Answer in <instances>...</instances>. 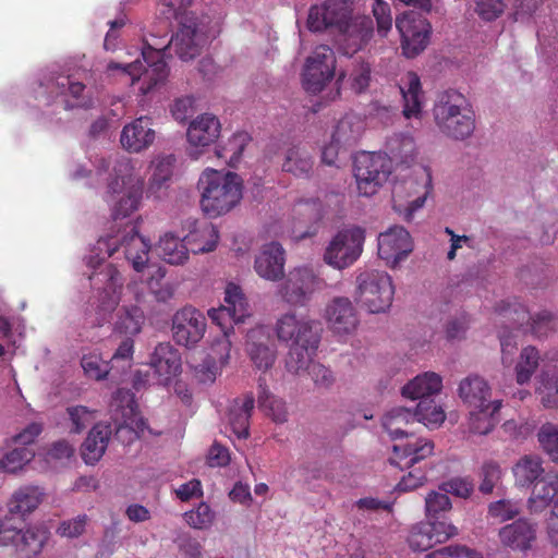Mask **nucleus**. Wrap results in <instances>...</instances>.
<instances>
[{
    "mask_svg": "<svg viewBox=\"0 0 558 558\" xmlns=\"http://www.w3.org/2000/svg\"><path fill=\"white\" fill-rule=\"evenodd\" d=\"M255 399L252 393L233 401L228 417L232 432L238 438H247L250 435V418L254 409Z\"/></svg>",
    "mask_w": 558,
    "mask_h": 558,
    "instance_id": "nucleus-31",
    "label": "nucleus"
},
{
    "mask_svg": "<svg viewBox=\"0 0 558 558\" xmlns=\"http://www.w3.org/2000/svg\"><path fill=\"white\" fill-rule=\"evenodd\" d=\"M439 489L447 495L451 494L456 497L468 499L473 490L474 483L470 477H452L439 485Z\"/></svg>",
    "mask_w": 558,
    "mask_h": 558,
    "instance_id": "nucleus-60",
    "label": "nucleus"
},
{
    "mask_svg": "<svg viewBox=\"0 0 558 558\" xmlns=\"http://www.w3.org/2000/svg\"><path fill=\"white\" fill-rule=\"evenodd\" d=\"M44 490L39 486L26 485L17 488L8 501L9 514L20 515L19 520L33 512L44 498Z\"/></svg>",
    "mask_w": 558,
    "mask_h": 558,
    "instance_id": "nucleus-29",
    "label": "nucleus"
},
{
    "mask_svg": "<svg viewBox=\"0 0 558 558\" xmlns=\"http://www.w3.org/2000/svg\"><path fill=\"white\" fill-rule=\"evenodd\" d=\"M396 27L401 36V47L407 58H415L428 45L432 26L416 11H405L396 19Z\"/></svg>",
    "mask_w": 558,
    "mask_h": 558,
    "instance_id": "nucleus-13",
    "label": "nucleus"
},
{
    "mask_svg": "<svg viewBox=\"0 0 558 558\" xmlns=\"http://www.w3.org/2000/svg\"><path fill=\"white\" fill-rule=\"evenodd\" d=\"M438 130L454 140H464L475 130V112L466 97L456 89L439 93L433 107Z\"/></svg>",
    "mask_w": 558,
    "mask_h": 558,
    "instance_id": "nucleus-4",
    "label": "nucleus"
},
{
    "mask_svg": "<svg viewBox=\"0 0 558 558\" xmlns=\"http://www.w3.org/2000/svg\"><path fill=\"white\" fill-rule=\"evenodd\" d=\"M191 35H194V31L186 29L175 36L174 49L179 58L183 61L194 59L199 54V48L194 43Z\"/></svg>",
    "mask_w": 558,
    "mask_h": 558,
    "instance_id": "nucleus-57",
    "label": "nucleus"
},
{
    "mask_svg": "<svg viewBox=\"0 0 558 558\" xmlns=\"http://www.w3.org/2000/svg\"><path fill=\"white\" fill-rule=\"evenodd\" d=\"M318 344H290L286 359V367L292 374L308 369L312 363V355L316 352Z\"/></svg>",
    "mask_w": 558,
    "mask_h": 558,
    "instance_id": "nucleus-46",
    "label": "nucleus"
},
{
    "mask_svg": "<svg viewBox=\"0 0 558 558\" xmlns=\"http://www.w3.org/2000/svg\"><path fill=\"white\" fill-rule=\"evenodd\" d=\"M120 248L123 250L125 258L135 271L144 270L148 263L150 244L138 233L135 226L129 227V230L125 229L121 235L100 238L96 244L97 255L104 253L101 259L112 256Z\"/></svg>",
    "mask_w": 558,
    "mask_h": 558,
    "instance_id": "nucleus-6",
    "label": "nucleus"
},
{
    "mask_svg": "<svg viewBox=\"0 0 558 558\" xmlns=\"http://www.w3.org/2000/svg\"><path fill=\"white\" fill-rule=\"evenodd\" d=\"M359 131L354 129V123L350 117L340 119L331 134V140L337 145H351L356 142Z\"/></svg>",
    "mask_w": 558,
    "mask_h": 558,
    "instance_id": "nucleus-56",
    "label": "nucleus"
},
{
    "mask_svg": "<svg viewBox=\"0 0 558 558\" xmlns=\"http://www.w3.org/2000/svg\"><path fill=\"white\" fill-rule=\"evenodd\" d=\"M371 73L372 69L368 62L355 60L349 76L351 88L357 94L366 90L369 86Z\"/></svg>",
    "mask_w": 558,
    "mask_h": 558,
    "instance_id": "nucleus-55",
    "label": "nucleus"
},
{
    "mask_svg": "<svg viewBox=\"0 0 558 558\" xmlns=\"http://www.w3.org/2000/svg\"><path fill=\"white\" fill-rule=\"evenodd\" d=\"M24 520L7 515L0 523V546H13L19 558H35L43 550L48 533L40 527H23Z\"/></svg>",
    "mask_w": 558,
    "mask_h": 558,
    "instance_id": "nucleus-7",
    "label": "nucleus"
},
{
    "mask_svg": "<svg viewBox=\"0 0 558 558\" xmlns=\"http://www.w3.org/2000/svg\"><path fill=\"white\" fill-rule=\"evenodd\" d=\"M452 504L445 492H430L425 497L426 517L429 521H439L441 513L450 511Z\"/></svg>",
    "mask_w": 558,
    "mask_h": 558,
    "instance_id": "nucleus-54",
    "label": "nucleus"
},
{
    "mask_svg": "<svg viewBox=\"0 0 558 558\" xmlns=\"http://www.w3.org/2000/svg\"><path fill=\"white\" fill-rule=\"evenodd\" d=\"M545 473L543 459L537 454H524L512 466L514 484L521 488H531Z\"/></svg>",
    "mask_w": 558,
    "mask_h": 558,
    "instance_id": "nucleus-32",
    "label": "nucleus"
},
{
    "mask_svg": "<svg viewBox=\"0 0 558 558\" xmlns=\"http://www.w3.org/2000/svg\"><path fill=\"white\" fill-rule=\"evenodd\" d=\"M201 191V208L210 218H217L232 210L242 199L243 183L234 172L206 169L197 183Z\"/></svg>",
    "mask_w": 558,
    "mask_h": 558,
    "instance_id": "nucleus-3",
    "label": "nucleus"
},
{
    "mask_svg": "<svg viewBox=\"0 0 558 558\" xmlns=\"http://www.w3.org/2000/svg\"><path fill=\"white\" fill-rule=\"evenodd\" d=\"M537 440L549 459L558 463V425L545 423L537 433Z\"/></svg>",
    "mask_w": 558,
    "mask_h": 558,
    "instance_id": "nucleus-52",
    "label": "nucleus"
},
{
    "mask_svg": "<svg viewBox=\"0 0 558 558\" xmlns=\"http://www.w3.org/2000/svg\"><path fill=\"white\" fill-rule=\"evenodd\" d=\"M400 92L403 99V114L407 119L418 118L423 106L421 80L414 72H408L401 80Z\"/></svg>",
    "mask_w": 558,
    "mask_h": 558,
    "instance_id": "nucleus-30",
    "label": "nucleus"
},
{
    "mask_svg": "<svg viewBox=\"0 0 558 558\" xmlns=\"http://www.w3.org/2000/svg\"><path fill=\"white\" fill-rule=\"evenodd\" d=\"M458 534V529L447 521H425L412 526L408 536L413 550L425 551L438 544L446 543Z\"/></svg>",
    "mask_w": 558,
    "mask_h": 558,
    "instance_id": "nucleus-17",
    "label": "nucleus"
},
{
    "mask_svg": "<svg viewBox=\"0 0 558 558\" xmlns=\"http://www.w3.org/2000/svg\"><path fill=\"white\" fill-rule=\"evenodd\" d=\"M144 63L140 60L122 65L117 62H110L108 70H122L135 81L141 83L140 90L146 95L158 84L165 82L168 76V66L163 60L162 49H155L147 45L142 50Z\"/></svg>",
    "mask_w": 558,
    "mask_h": 558,
    "instance_id": "nucleus-5",
    "label": "nucleus"
},
{
    "mask_svg": "<svg viewBox=\"0 0 558 558\" xmlns=\"http://www.w3.org/2000/svg\"><path fill=\"white\" fill-rule=\"evenodd\" d=\"M364 241L365 232L360 227L340 230L325 250V263L336 269L351 266L361 256Z\"/></svg>",
    "mask_w": 558,
    "mask_h": 558,
    "instance_id": "nucleus-12",
    "label": "nucleus"
},
{
    "mask_svg": "<svg viewBox=\"0 0 558 558\" xmlns=\"http://www.w3.org/2000/svg\"><path fill=\"white\" fill-rule=\"evenodd\" d=\"M66 413L72 424L71 432L80 434L92 424L95 411L85 405H73L66 409Z\"/></svg>",
    "mask_w": 558,
    "mask_h": 558,
    "instance_id": "nucleus-61",
    "label": "nucleus"
},
{
    "mask_svg": "<svg viewBox=\"0 0 558 558\" xmlns=\"http://www.w3.org/2000/svg\"><path fill=\"white\" fill-rule=\"evenodd\" d=\"M218 230L213 225L195 228L184 236L190 252L194 254L213 252L218 243Z\"/></svg>",
    "mask_w": 558,
    "mask_h": 558,
    "instance_id": "nucleus-39",
    "label": "nucleus"
},
{
    "mask_svg": "<svg viewBox=\"0 0 558 558\" xmlns=\"http://www.w3.org/2000/svg\"><path fill=\"white\" fill-rule=\"evenodd\" d=\"M225 305L219 308H211L208 311V316L213 323L220 327L223 339L218 345L226 352V357H229L231 342L229 340V332L232 330V324H239L248 316V304L241 290L234 283H229L226 288Z\"/></svg>",
    "mask_w": 558,
    "mask_h": 558,
    "instance_id": "nucleus-9",
    "label": "nucleus"
},
{
    "mask_svg": "<svg viewBox=\"0 0 558 558\" xmlns=\"http://www.w3.org/2000/svg\"><path fill=\"white\" fill-rule=\"evenodd\" d=\"M112 428L110 425L96 424L82 445V458L87 464H95L104 456Z\"/></svg>",
    "mask_w": 558,
    "mask_h": 558,
    "instance_id": "nucleus-33",
    "label": "nucleus"
},
{
    "mask_svg": "<svg viewBox=\"0 0 558 558\" xmlns=\"http://www.w3.org/2000/svg\"><path fill=\"white\" fill-rule=\"evenodd\" d=\"M175 159L172 155L158 158L153 163V173L149 179L148 193L157 195L172 177Z\"/></svg>",
    "mask_w": 558,
    "mask_h": 558,
    "instance_id": "nucleus-48",
    "label": "nucleus"
},
{
    "mask_svg": "<svg viewBox=\"0 0 558 558\" xmlns=\"http://www.w3.org/2000/svg\"><path fill=\"white\" fill-rule=\"evenodd\" d=\"M501 405V400H494L493 403L482 409H471L468 424L470 433L477 435L489 434L498 423L497 414Z\"/></svg>",
    "mask_w": 558,
    "mask_h": 558,
    "instance_id": "nucleus-36",
    "label": "nucleus"
},
{
    "mask_svg": "<svg viewBox=\"0 0 558 558\" xmlns=\"http://www.w3.org/2000/svg\"><path fill=\"white\" fill-rule=\"evenodd\" d=\"M325 318L329 329L340 337L351 335L359 325L356 308L350 299L344 296L333 298L327 304Z\"/></svg>",
    "mask_w": 558,
    "mask_h": 558,
    "instance_id": "nucleus-20",
    "label": "nucleus"
},
{
    "mask_svg": "<svg viewBox=\"0 0 558 558\" xmlns=\"http://www.w3.org/2000/svg\"><path fill=\"white\" fill-rule=\"evenodd\" d=\"M35 457L31 447H15L0 460V470L8 473H15Z\"/></svg>",
    "mask_w": 558,
    "mask_h": 558,
    "instance_id": "nucleus-50",
    "label": "nucleus"
},
{
    "mask_svg": "<svg viewBox=\"0 0 558 558\" xmlns=\"http://www.w3.org/2000/svg\"><path fill=\"white\" fill-rule=\"evenodd\" d=\"M214 517L210 507L205 502H201L195 509L184 513L185 522L190 526L198 530L209 527L214 521Z\"/></svg>",
    "mask_w": 558,
    "mask_h": 558,
    "instance_id": "nucleus-59",
    "label": "nucleus"
},
{
    "mask_svg": "<svg viewBox=\"0 0 558 558\" xmlns=\"http://www.w3.org/2000/svg\"><path fill=\"white\" fill-rule=\"evenodd\" d=\"M143 323L144 314L138 306L122 307L118 314L116 330L132 337L141 331Z\"/></svg>",
    "mask_w": 558,
    "mask_h": 558,
    "instance_id": "nucleus-47",
    "label": "nucleus"
},
{
    "mask_svg": "<svg viewBox=\"0 0 558 558\" xmlns=\"http://www.w3.org/2000/svg\"><path fill=\"white\" fill-rule=\"evenodd\" d=\"M335 69L333 50L327 45L317 46L306 59L302 74L304 88L312 94L319 93L333 78Z\"/></svg>",
    "mask_w": 558,
    "mask_h": 558,
    "instance_id": "nucleus-14",
    "label": "nucleus"
},
{
    "mask_svg": "<svg viewBox=\"0 0 558 558\" xmlns=\"http://www.w3.org/2000/svg\"><path fill=\"white\" fill-rule=\"evenodd\" d=\"M256 272L271 281H277L284 274V250L278 242L264 245L262 252L255 258Z\"/></svg>",
    "mask_w": 558,
    "mask_h": 558,
    "instance_id": "nucleus-24",
    "label": "nucleus"
},
{
    "mask_svg": "<svg viewBox=\"0 0 558 558\" xmlns=\"http://www.w3.org/2000/svg\"><path fill=\"white\" fill-rule=\"evenodd\" d=\"M150 365L160 380L168 381L181 371V356L170 342L158 343L151 354Z\"/></svg>",
    "mask_w": 558,
    "mask_h": 558,
    "instance_id": "nucleus-28",
    "label": "nucleus"
},
{
    "mask_svg": "<svg viewBox=\"0 0 558 558\" xmlns=\"http://www.w3.org/2000/svg\"><path fill=\"white\" fill-rule=\"evenodd\" d=\"M246 352L254 366L264 372L271 368L277 359L276 344L265 327L248 331Z\"/></svg>",
    "mask_w": 558,
    "mask_h": 558,
    "instance_id": "nucleus-21",
    "label": "nucleus"
},
{
    "mask_svg": "<svg viewBox=\"0 0 558 558\" xmlns=\"http://www.w3.org/2000/svg\"><path fill=\"white\" fill-rule=\"evenodd\" d=\"M81 365L85 374L96 380L104 379L110 371L109 362L104 361L98 354H85Z\"/></svg>",
    "mask_w": 558,
    "mask_h": 558,
    "instance_id": "nucleus-58",
    "label": "nucleus"
},
{
    "mask_svg": "<svg viewBox=\"0 0 558 558\" xmlns=\"http://www.w3.org/2000/svg\"><path fill=\"white\" fill-rule=\"evenodd\" d=\"M372 12L376 19L377 33L385 37L392 26L390 5L384 0H374Z\"/></svg>",
    "mask_w": 558,
    "mask_h": 558,
    "instance_id": "nucleus-63",
    "label": "nucleus"
},
{
    "mask_svg": "<svg viewBox=\"0 0 558 558\" xmlns=\"http://www.w3.org/2000/svg\"><path fill=\"white\" fill-rule=\"evenodd\" d=\"M501 468L500 464L495 460L485 461L480 469L481 483L478 490L484 495L493 493L495 486L501 480Z\"/></svg>",
    "mask_w": 558,
    "mask_h": 558,
    "instance_id": "nucleus-53",
    "label": "nucleus"
},
{
    "mask_svg": "<svg viewBox=\"0 0 558 558\" xmlns=\"http://www.w3.org/2000/svg\"><path fill=\"white\" fill-rule=\"evenodd\" d=\"M206 327V317L193 306L177 311L171 319L174 342L187 349L194 348L203 339Z\"/></svg>",
    "mask_w": 558,
    "mask_h": 558,
    "instance_id": "nucleus-15",
    "label": "nucleus"
},
{
    "mask_svg": "<svg viewBox=\"0 0 558 558\" xmlns=\"http://www.w3.org/2000/svg\"><path fill=\"white\" fill-rule=\"evenodd\" d=\"M159 256L168 264L181 265L189 258L187 244L183 239L172 233H166L160 238L158 246Z\"/></svg>",
    "mask_w": 558,
    "mask_h": 558,
    "instance_id": "nucleus-40",
    "label": "nucleus"
},
{
    "mask_svg": "<svg viewBox=\"0 0 558 558\" xmlns=\"http://www.w3.org/2000/svg\"><path fill=\"white\" fill-rule=\"evenodd\" d=\"M156 138V132L153 129V121L148 117H140L131 123L124 125L120 142L126 150L140 153L148 148Z\"/></svg>",
    "mask_w": 558,
    "mask_h": 558,
    "instance_id": "nucleus-23",
    "label": "nucleus"
},
{
    "mask_svg": "<svg viewBox=\"0 0 558 558\" xmlns=\"http://www.w3.org/2000/svg\"><path fill=\"white\" fill-rule=\"evenodd\" d=\"M557 317L548 311H541L531 317L529 329L535 337L546 336L555 326Z\"/></svg>",
    "mask_w": 558,
    "mask_h": 558,
    "instance_id": "nucleus-62",
    "label": "nucleus"
},
{
    "mask_svg": "<svg viewBox=\"0 0 558 558\" xmlns=\"http://www.w3.org/2000/svg\"><path fill=\"white\" fill-rule=\"evenodd\" d=\"M354 0H325L312 5L307 27L311 32H329L338 50L353 56L367 46L374 34L372 17L354 14Z\"/></svg>",
    "mask_w": 558,
    "mask_h": 558,
    "instance_id": "nucleus-1",
    "label": "nucleus"
},
{
    "mask_svg": "<svg viewBox=\"0 0 558 558\" xmlns=\"http://www.w3.org/2000/svg\"><path fill=\"white\" fill-rule=\"evenodd\" d=\"M313 158L305 148L293 146L286 153L282 170L295 177L307 178L313 170Z\"/></svg>",
    "mask_w": 558,
    "mask_h": 558,
    "instance_id": "nucleus-43",
    "label": "nucleus"
},
{
    "mask_svg": "<svg viewBox=\"0 0 558 558\" xmlns=\"http://www.w3.org/2000/svg\"><path fill=\"white\" fill-rule=\"evenodd\" d=\"M539 351L532 345L521 350L519 360L515 364V380L519 385L527 384L539 366Z\"/></svg>",
    "mask_w": 558,
    "mask_h": 558,
    "instance_id": "nucleus-44",
    "label": "nucleus"
},
{
    "mask_svg": "<svg viewBox=\"0 0 558 558\" xmlns=\"http://www.w3.org/2000/svg\"><path fill=\"white\" fill-rule=\"evenodd\" d=\"M324 281L307 267L291 270L280 286L279 293L291 305H305L313 293L322 289Z\"/></svg>",
    "mask_w": 558,
    "mask_h": 558,
    "instance_id": "nucleus-16",
    "label": "nucleus"
},
{
    "mask_svg": "<svg viewBox=\"0 0 558 558\" xmlns=\"http://www.w3.org/2000/svg\"><path fill=\"white\" fill-rule=\"evenodd\" d=\"M458 395L470 409H482L494 401L490 386L478 375H470L462 379L458 387Z\"/></svg>",
    "mask_w": 558,
    "mask_h": 558,
    "instance_id": "nucleus-27",
    "label": "nucleus"
},
{
    "mask_svg": "<svg viewBox=\"0 0 558 558\" xmlns=\"http://www.w3.org/2000/svg\"><path fill=\"white\" fill-rule=\"evenodd\" d=\"M221 132L219 119L210 113H204L194 119L187 129V142L194 150L190 155L197 158L201 154L198 148H204L214 144Z\"/></svg>",
    "mask_w": 558,
    "mask_h": 558,
    "instance_id": "nucleus-22",
    "label": "nucleus"
},
{
    "mask_svg": "<svg viewBox=\"0 0 558 558\" xmlns=\"http://www.w3.org/2000/svg\"><path fill=\"white\" fill-rule=\"evenodd\" d=\"M257 402L259 409L275 423L283 424L288 421L286 402L270 393L266 379L262 376L258 378Z\"/></svg>",
    "mask_w": 558,
    "mask_h": 558,
    "instance_id": "nucleus-37",
    "label": "nucleus"
},
{
    "mask_svg": "<svg viewBox=\"0 0 558 558\" xmlns=\"http://www.w3.org/2000/svg\"><path fill=\"white\" fill-rule=\"evenodd\" d=\"M441 387V377L434 372H426L409 381L402 388V395L412 400H429L428 397L438 393Z\"/></svg>",
    "mask_w": 558,
    "mask_h": 558,
    "instance_id": "nucleus-35",
    "label": "nucleus"
},
{
    "mask_svg": "<svg viewBox=\"0 0 558 558\" xmlns=\"http://www.w3.org/2000/svg\"><path fill=\"white\" fill-rule=\"evenodd\" d=\"M415 414L417 424L425 426H439L446 418L445 411L440 405L435 404L434 400H420L416 405Z\"/></svg>",
    "mask_w": 558,
    "mask_h": 558,
    "instance_id": "nucleus-51",
    "label": "nucleus"
},
{
    "mask_svg": "<svg viewBox=\"0 0 558 558\" xmlns=\"http://www.w3.org/2000/svg\"><path fill=\"white\" fill-rule=\"evenodd\" d=\"M102 275L107 280V284L99 292V304L97 305V308L99 314L105 318V316L113 312L119 304L120 298L117 291L119 271L114 267L108 266L106 272Z\"/></svg>",
    "mask_w": 558,
    "mask_h": 558,
    "instance_id": "nucleus-42",
    "label": "nucleus"
},
{
    "mask_svg": "<svg viewBox=\"0 0 558 558\" xmlns=\"http://www.w3.org/2000/svg\"><path fill=\"white\" fill-rule=\"evenodd\" d=\"M114 420L116 437L123 442H133L148 428L146 421L135 413L133 395L125 389H118L110 403Z\"/></svg>",
    "mask_w": 558,
    "mask_h": 558,
    "instance_id": "nucleus-8",
    "label": "nucleus"
},
{
    "mask_svg": "<svg viewBox=\"0 0 558 558\" xmlns=\"http://www.w3.org/2000/svg\"><path fill=\"white\" fill-rule=\"evenodd\" d=\"M142 199V186L132 185L123 192V195L119 198L114 205L112 216L113 219L125 218L138 208Z\"/></svg>",
    "mask_w": 558,
    "mask_h": 558,
    "instance_id": "nucleus-49",
    "label": "nucleus"
},
{
    "mask_svg": "<svg viewBox=\"0 0 558 558\" xmlns=\"http://www.w3.org/2000/svg\"><path fill=\"white\" fill-rule=\"evenodd\" d=\"M356 282L357 298L371 313L385 312L390 307L395 289L387 272L364 271L357 276Z\"/></svg>",
    "mask_w": 558,
    "mask_h": 558,
    "instance_id": "nucleus-11",
    "label": "nucleus"
},
{
    "mask_svg": "<svg viewBox=\"0 0 558 558\" xmlns=\"http://www.w3.org/2000/svg\"><path fill=\"white\" fill-rule=\"evenodd\" d=\"M505 9L506 3L502 0H478L475 11L481 19L490 22L498 19Z\"/></svg>",
    "mask_w": 558,
    "mask_h": 558,
    "instance_id": "nucleus-64",
    "label": "nucleus"
},
{
    "mask_svg": "<svg viewBox=\"0 0 558 558\" xmlns=\"http://www.w3.org/2000/svg\"><path fill=\"white\" fill-rule=\"evenodd\" d=\"M499 537L505 546L526 551L536 539V524L526 519H519L501 527Z\"/></svg>",
    "mask_w": 558,
    "mask_h": 558,
    "instance_id": "nucleus-25",
    "label": "nucleus"
},
{
    "mask_svg": "<svg viewBox=\"0 0 558 558\" xmlns=\"http://www.w3.org/2000/svg\"><path fill=\"white\" fill-rule=\"evenodd\" d=\"M392 162L401 165H410L416 156V144L413 136L409 134L398 133L390 136L386 142V153Z\"/></svg>",
    "mask_w": 558,
    "mask_h": 558,
    "instance_id": "nucleus-34",
    "label": "nucleus"
},
{
    "mask_svg": "<svg viewBox=\"0 0 558 558\" xmlns=\"http://www.w3.org/2000/svg\"><path fill=\"white\" fill-rule=\"evenodd\" d=\"M250 141L251 136L247 132L238 131L216 148V156L223 159L228 166L235 168Z\"/></svg>",
    "mask_w": 558,
    "mask_h": 558,
    "instance_id": "nucleus-41",
    "label": "nucleus"
},
{
    "mask_svg": "<svg viewBox=\"0 0 558 558\" xmlns=\"http://www.w3.org/2000/svg\"><path fill=\"white\" fill-rule=\"evenodd\" d=\"M535 393L545 409L558 408V376L542 372L537 377Z\"/></svg>",
    "mask_w": 558,
    "mask_h": 558,
    "instance_id": "nucleus-45",
    "label": "nucleus"
},
{
    "mask_svg": "<svg viewBox=\"0 0 558 558\" xmlns=\"http://www.w3.org/2000/svg\"><path fill=\"white\" fill-rule=\"evenodd\" d=\"M496 313L502 324L509 323L505 329L513 330L520 329L524 326H526L524 330L529 329V324L532 316L530 315L527 308L517 300L501 301L496 306Z\"/></svg>",
    "mask_w": 558,
    "mask_h": 558,
    "instance_id": "nucleus-38",
    "label": "nucleus"
},
{
    "mask_svg": "<svg viewBox=\"0 0 558 558\" xmlns=\"http://www.w3.org/2000/svg\"><path fill=\"white\" fill-rule=\"evenodd\" d=\"M383 427L392 440L407 439L395 444L389 461L400 469L413 468L433 454L434 442L425 438H414L413 425L417 424L415 411L398 407L391 409L383 417Z\"/></svg>",
    "mask_w": 558,
    "mask_h": 558,
    "instance_id": "nucleus-2",
    "label": "nucleus"
},
{
    "mask_svg": "<svg viewBox=\"0 0 558 558\" xmlns=\"http://www.w3.org/2000/svg\"><path fill=\"white\" fill-rule=\"evenodd\" d=\"M558 497V472L550 470L532 485L527 499V509L531 513H541L554 504Z\"/></svg>",
    "mask_w": 558,
    "mask_h": 558,
    "instance_id": "nucleus-26",
    "label": "nucleus"
},
{
    "mask_svg": "<svg viewBox=\"0 0 558 558\" xmlns=\"http://www.w3.org/2000/svg\"><path fill=\"white\" fill-rule=\"evenodd\" d=\"M279 341L290 344H319L318 325L311 319L299 318L295 314L282 315L276 324Z\"/></svg>",
    "mask_w": 558,
    "mask_h": 558,
    "instance_id": "nucleus-18",
    "label": "nucleus"
},
{
    "mask_svg": "<svg viewBox=\"0 0 558 558\" xmlns=\"http://www.w3.org/2000/svg\"><path fill=\"white\" fill-rule=\"evenodd\" d=\"M392 166L383 153H362L354 161V177L359 193L372 196L387 182Z\"/></svg>",
    "mask_w": 558,
    "mask_h": 558,
    "instance_id": "nucleus-10",
    "label": "nucleus"
},
{
    "mask_svg": "<svg viewBox=\"0 0 558 558\" xmlns=\"http://www.w3.org/2000/svg\"><path fill=\"white\" fill-rule=\"evenodd\" d=\"M410 233L401 226H393L378 236V255L391 267H396L412 252Z\"/></svg>",
    "mask_w": 558,
    "mask_h": 558,
    "instance_id": "nucleus-19",
    "label": "nucleus"
}]
</instances>
